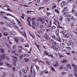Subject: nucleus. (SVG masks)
I'll list each match as a JSON object with an SVG mask.
<instances>
[{"label":"nucleus","instance_id":"obj_38","mask_svg":"<svg viewBox=\"0 0 77 77\" xmlns=\"http://www.w3.org/2000/svg\"><path fill=\"white\" fill-rule=\"evenodd\" d=\"M6 11H9L10 12H12V11H11V9H10L8 8H7V10H6Z\"/></svg>","mask_w":77,"mask_h":77},{"label":"nucleus","instance_id":"obj_47","mask_svg":"<svg viewBox=\"0 0 77 77\" xmlns=\"http://www.w3.org/2000/svg\"><path fill=\"white\" fill-rule=\"evenodd\" d=\"M22 50L21 49H19L18 50L19 53H22V52L21 51Z\"/></svg>","mask_w":77,"mask_h":77},{"label":"nucleus","instance_id":"obj_22","mask_svg":"<svg viewBox=\"0 0 77 77\" xmlns=\"http://www.w3.org/2000/svg\"><path fill=\"white\" fill-rule=\"evenodd\" d=\"M65 4H66V2H65V1L61 3V5H62L63 6V5H65Z\"/></svg>","mask_w":77,"mask_h":77},{"label":"nucleus","instance_id":"obj_42","mask_svg":"<svg viewBox=\"0 0 77 77\" xmlns=\"http://www.w3.org/2000/svg\"><path fill=\"white\" fill-rule=\"evenodd\" d=\"M40 32L41 33H44V30L43 29H41L40 31Z\"/></svg>","mask_w":77,"mask_h":77},{"label":"nucleus","instance_id":"obj_13","mask_svg":"<svg viewBox=\"0 0 77 77\" xmlns=\"http://www.w3.org/2000/svg\"><path fill=\"white\" fill-rule=\"evenodd\" d=\"M10 24L11 25H12V26H14V25L15 24V22H14V21H11Z\"/></svg>","mask_w":77,"mask_h":77},{"label":"nucleus","instance_id":"obj_50","mask_svg":"<svg viewBox=\"0 0 77 77\" xmlns=\"http://www.w3.org/2000/svg\"><path fill=\"white\" fill-rule=\"evenodd\" d=\"M59 56L60 58H61V57H64V56L62 55H59Z\"/></svg>","mask_w":77,"mask_h":77},{"label":"nucleus","instance_id":"obj_41","mask_svg":"<svg viewBox=\"0 0 77 77\" xmlns=\"http://www.w3.org/2000/svg\"><path fill=\"white\" fill-rule=\"evenodd\" d=\"M40 27L41 28V29H43L44 28V26L42 25H40Z\"/></svg>","mask_w":77,"mask_h":77},{"label":"nucleus","instance_id":"obj_62","mask_svg":"<svg viewBox=\"0 0 77 77\" xmlns=\"http://www.w3.org/2000/svg\"><path fill=\"white\" fill-rule=\"evenodd\" d=\"M60 69H62V68H63V66H61L60 67Z\"/></svg>","mask_w":77,"mask_h":77},{"label":"nucleus","instance_id":"obj_59","mask_svg":"<svg viewBox=\"0 0 77 77\" xmlns=\"http://www.w3.org/2000/svg\"><path fill=\"white\" fill-rule=\"evenodd\" d=\"M7 26H8V27H10L11 25H10V24H9L7 23Z\"/></svg>","mask_w":77,"mask_h":77},{"label":"nucleus","instance_id":"obj_19","mask_svg":"<svg viewBox=\"0 0 77 77\" xmlns=\"http://www.w3.org/2000/svg\"><path fill=\"white\" fill-rule=\"evenodd\" d=\"M44 36L45 37V38H46L47 39H49V37L48 36V35H47V34L45 35Z\"/></svg>","mask_w":77,"mask_h":77},{"label":"nucleus","instance_id":"obj_34","mask_svg":"<svg viewBox=\"0 0 77 77\" xmlns=\"http://www.w3.org/2000/svg\"><path fill=\"white\" fill-rule=\"evenodd\" d=\"M5 44H6V45H7V47H8L10 49H11V47H9V45H8V44L7 43H5Z\"/></svg>","mask_w":77,"mask_h":77},{"label":"nucleus","instance_id":"obj_3","mask_svg":"<svg viewBox=\"0 0 77 77\" xmlns=\"http://www.w3.org/2000/svg\"><path fill=\"white\" fill-rule=\"evenodd\" d=\"M11 57L14 59L13 60L14 62L13 63V65L15 66H16V63H15V62H17V57H14V56H12Z\"/></svg>","mask_w":77,"mask_h":77},{"label":"nucleus","instance_id":"obj_16","mask_svg":"<svg viewBox=\"0 0 77 77\" xmlns=\"http://www.w3.org/2000/svg\"><path fill=\"white\" fill-rule=\"evenodd\" d=\"M8 8L6 6H4L2 7V9H4V10H5V11H6L8 9Z\"/></svg>","mask_w":77,"mask_h":77},{"label":"nucleus","instance_id":"obj_40","mask_svg":"<svg viewBox=\"0 0 77 77\" xmlns=\"http://www.w3.org/2000/svg\"><path fill=\"white\" fill-rule=\"evenodd\" d=\"M33 66H31V73H32V69H33Z\"/></svg>","mask_w":77,"mask_h":77},{"label":"nucleus","instance_id":"obj_27","mask_svg":"<svg viewBox=\"0 0 77 77\" xmlns=\"http://www.w3.org/2000/svg\"><path fill=\"white\" fill-rule=\"evenodd\" d=\"M67 62L66 60H64L62 61V63H66Z\"/></svg>","mask_w":77,"mask_h":77},{"label":"nucleus","instance_id":"obj_32","mask_svg":"<svg viewBox=\"0 0 77 77\" xmlns=\"http://www.w3.org/2000/svg\"><path fill=\"white\" fill-rule=\"evenodd\" d=\"M7 15H10V16H11V17H14V18H16L15 17L12 15H11V14H7Z\"/></svg>","mask_w":77,"mask_h":77},{"label":"nucleus","instance_id":"obj_6","mask_svg":"<svg viewBox=\"0 0 77 77\" xmlns=\"http://www.w3.org/2000/svg\"><path fill=\"white\" fill-rule=\"evenodd\" d=\"M64 38H68L69 37V34H66L63 35Z\"/></svg>","mask_w":77,"mask_h":77},{"label":"nucleus","instance_id":"obj_9","mask_svg":"<svg viewBox=\"0 0 77 77\" xmlns=\"http://www.w3.org/2000/svg\"><path fill=\"white\" fill-rule=\"evenodd\" d=\"M33 73H32V77H35V75H36V72L35 71V70H33Z\"/></svg>","mask_w":77,"mask_h":77},{"label":"nucleus","instance_id":"obj_26","mask_svg":"<svg viewBox=\"0 0 77 77\" xmlns=\"http://www.w3.org/2000/svg\"><path fill=\"white\" fill-rule=\"evenodd\" d=\"M63 19V17H62V16H60V21H62V20Z\"/></svg>","mask_w":77,"mask_h":77},{"label":"nucleus","instance_id":"obj_1","mask_svg":"<svg viewBox=\"0 0 77 77\" xmlns=\"http://www.w3.org/2000/svg\"><path fill=\"white\" fill-rule=\"evenodd\" d=\"M72 65L74 69V72H75L74 74V75L76 77H77V67L75 65L72 64Z\"/></svg>","mask_w":77,"mask_h":77},{"label":"nucleus","instance_id":"obj_23","mask_svg":"<svg viewBox=\"0 0 77 77\" xmlns=\"http://www.w3.org/2000/svg\"><path fill=\"white\" fill-rule=\"evenodd\" d=\"M53 45H54V46H56L57 45V43H56V42H54L53 43Z\"/></svg>","mask_w":77,"mask_h":77},{"label":"nucleus","instance_id":"obj_63","mask_svg":"<svg viewBox=\"0 0 77 77\" xmlns=\"http://www.w3.org/2000/svg\"><path fill=\"white\" fill-rule=\"evenodd\" d=\"M69 77H73V76H72V75L70 74L69 75Z\"/></svg>","mask_w":77,"mask_h":77},{"label":"nucleus","instance_id":"obj_54","mask_svg":"<svg viewBox=\"0 0 77 77\" xmlns=\"http://www.w3.org/2000/svg\"><path fill=\"white\" fill-rule=\"evenodd\" d=\"M22 35H23V36H26V32H24V34L22 33Z\"/></svg>","mask_w":77,"mask_h":77},{"label":"nucleus","instance_id":"obj_24","mask_svg":"<svg viewBox=\"0 0 77 77\" xmlns=\"http://www.w3.org/2000/svg\"><path fill=\"white\" fill-rule=\"evenodd\" d=\"M29 61V60L28 59L25 58V62H27Z\"/></svg>","mask_w":77,"mask_h":77},{"label":"nucleus","instance_id":"obj_2","mask_svg":"<svg viewBox=\"0 0 77 77\" xmlns=\"http://www.w3.org/2000/svg\"><path fill=\"white\" fill-rule=\"evenodd\" d=\"M6 57V54H1L0 55V61L1 62H2L3 60L5 59V57Z\"/></svg>","mask_w":77,"mask_h":77},{"label":"nucleus","instance_id":"obj_4","mask_svg":"<svg viewBox=\"0 0 77 77\" xmlns=\"http://www.w3.org/2000/svg\"><path fill=\"white\" fill-rule=\"evenodd\" d=\"M30 20H31V18L30 17H28L27 18V21H28V24L29 26H31V24H30Z\"/></svg>","mask_w":77,"mask_h":77},{"label":"nucleus","instance_id":"obj_8","mask_svg":"<svg viewBox=\"0 0 77 77\" xmlns=\"http://www.w3.org/2000/svg\"><path fill=\"white\" fill-rule=\"evenodd\" d=\"M56 64H53V66H54V67H57V66H58V63L57 61H56Z\"/></svg>","mask_w":77,"mask_h":77},{"label":"nucleus","instance_id":"obj_61","mask_svg":"<svg viewBox=\"0 0 77 77\" xmlns=\"http://www.w3.org/2000/svg\"><path fill=\"white\" fill-rule=\"evenodd\" d=\"M33 61L34 62H37V61H38V59H35V60H34Z\"/></svg>","mask_w":77,"mask_h":77},{"label":"nucleus","instance_id":"obj_51","mask_svg":"<svg viewBox=\"0 0 77 77\" xmlns=\"http://www.w3.org/2000/svg\"><path fill=\"white\" fill-rule=\"evenodd\" d=\"M11 53L15 54V52L14 51H11Z\"/></svg>","mask_w":77,"mask_h":77},{"label":"nucleus","instance_id":"obj_52","mask_svg":"<svg viewBox=\"0 0 77 77\" xmlns=\"http://www.w3.org/2000/svg\"><path fill=\"white\" fill-rule=\"evenodd\" d=\"M55 47V46H54V45H53V46H52V48H53V49L54 50L55 49V48H54Z\"/></svg>","mask_w":77,"mask_h":77},{"label":"nucleus","instance_id":"obj_37","mask_svg":"<svg viewBox=\"0 0 77 77\" xmlns=\"http://www.w3.org/2000/svg\"><path fill=\"white\" fill-rule=\"evenodd\" d=\"M48 2V0H43V3H47Z\"/></svg>","mask_w":77,"mask_h":77},{"label":"nucleus","instance_id":"obj_10","mask_svg":"<svg viewBox=\"0 0 77 77\" xmlns=\"http://www.w3.org/2000/svg\"><path fill=\"white\" fill-rule=\"evenodd\" d=\"M59 46H56L55 47V49L56 51H59Z\"/></svg>","mask_w":77,"mask_h":77},{"label":"nucleus","instance_id":"obj_60","mask_svg":"<svg viewBox=\"0 0 77 77\" xmlns=\"http://www.w3.org/2000/svg\"><path fill=\"white\" fill-rule=\"evenodd\" d=\"M36 68L37 69V70H38V69H39V66H36Z\"/></svg>","mask_w":77,"mask_h":77},{"label":"nucleus","instance_id":"obj_57","mask_svg":"<svg viewBox=\"0 0 77 77\" xmlns=\"http://www.w3.org/2000/svg\"><path fill=\"white\" fill-rule=\"evenodd\" d=\"M6 59H7V60H9V59H10V58H9V57H6Z\"/></svg>","mask_w":77,"mask_h":77},{"label":"nucleus","instance_id":"obj_43","mask_svg":"<svg viewBox=\"0 0 77 77\" xmlns=\"http://www.w3.org/2000/svg\"><path fill=\"white\" fill-rule=\"evenodd\" d=\"M23 55H21L19 56L20 59H22L23 58Z\"/></svg>","mask_w":77,"mask_h":77},{"label":"nucleus","instance_id":"obj_21","mask_svg":"<svg viewBox=\"0 0 77 77\" xmlns=\"http://www.w3.org/2000/svg\"><path fill=\"white\" fill-rule=\"evenodd\" d=\"M70 45H74V43H73V42H72V41L71 40H70L69 41Z\"/></svg>","mask_w":77,"mask_h":77},{"label":"nucleus","instance_id":"obj_44","mask_svg":"<svg viewBox=\"0 0 77 77\" xmlns=\"http://www.w3.org/2000/svg\"><path fill=\"white\" fill-rule=\"evenodd\" d=\"M4 35L5 36H7L8 35V34L6 32H4Z\"/></svg>","mask_w":77,"mask_h":77},{"label":"nucleus","instance_id":"obj_58","mask_svg":"<svg viewBox=\"0 0 77 77\" xmlns=\"http://www.w3.org/2000/svg\"><path fill=\"white\" fill-rule=\"evenodd\" d=\"M40 2H41V0H37V2L38 3H39Z\"/></svg>","mask_w":77,"mask_h":77},{"label":"nucleus","instance_id":"obj_33","mask_svg":"<svg viewBox=\"0 0 77 77\" xmlns=\"http://www.w3.org/2000/svg\"><path fill=\"white\" fill-rule=\"evenodd\" d=\"M67 9V7H65L63 9V10L62 11V12H64Z\"/></svg>","mask_w":77,"mask_h":77},{"label":"nucleus","instance_id":"obj_7","mask_svg":"<svg viewBox=\"0 0 77 77\" xmlns=\"http://www.w3.org/2000/svg\"><path fill=\"white\" fill-rule=\"evenodd\" d=\"M58 38H58H56V41H58V42H61V41H62V40L60 38V37L59 36H58Z\"/></svg>","mask_w":77,"mask_h":77},{"label":"nucleus","instance_id":"obj_20","mask_svg":"<svg viewBox=\"0 0 77 77\" xmlns=\"http://www.w3.org/2000/svg\"><path fill=\"white\" fill-rule=\"evenodd\" d=\"M50 68H51V69L52 70V71H53V72H55V70L54 69V68H53V67L51 66L50 67Z\"/></svg>","mask_w":77,"mask_h":77},{"label":"nucleus","instance_id":"obj_48","mask_svg":"<svg viewBox=\"0 0 77 77\" xmlns=\"http://www.w3.org/2000/svg\"><path fill=\"white\" fill-rule=\"evenodd\" d=\"M58 28H60V29H63V28L62 27L60 26L59 25H58Z\"/></svg>","mask_w":77,"mask_h":77},{"label":"nucleus","instance_id":"obj_53","mask_svg":"<svg viewBox=\"0 0 77 77\" xmlns=\"http://www.w3.org/2000/svg\"><path fill=\"white\" fill-rule=\"evenodd\" d=\"M16 20H17V21L18 23H20V21L18 20L17 18H16Z\"/></svg>","mask_w":77,"mask_h":77},{"label":"nucleus","instance_id":"obj_46","mask_svg":"<svg viewBox=\"0 0 77 77\" xmlns=\"http://www.w3.org/2000/svg\"><path fill=\"white\" fill-rule=\"evenodd\" d=\"M16 47H17V46L16 45H15L13 47V49H16Z\"/></svg>","mask_w":77,"mask_h":77},{"label":"nucleus","instance_id":"obj_39","mask_svg":"<svg viewBox=\"0 0 77 77\" xmlns=\"http://www.w3.org/2000/svg\"><path fill=\"white\" fill-rule=\"evenodd\" d=\"M55 12L58 14H59V11L58 10H56V9H55Z\"/></svg>","mask_w":77,"mask_h":77},{"label":"nucleus","instance_id":"obj_28","mask_svg":"<svg viewBox=\"0 0 77 77\" xmlns=\"http://www.w3.org/2000/svg\"><path fill=\"white\" fill-rule=\"evenodd\" d=\"M40 75H41V76H42V75H44V73L43 72V71H42L41 73L40 74Z\"/></svg>","mask_w":77,"mask_h":77},{"label":"nucleus","instance_id":"obj_45","mask_svg":"<svg viewBox=\"0 0 77 77\" xmlns=\"http://www.w3.org/2000/svg\"><path fill=\"white\" fill-rule=\"evenodd\" d=\"M5 75H6V73L5 72H4L2 75L3 77H4V76H5Z\"/></svg>","mask_w":77,"mask_h":77},{"label":"nucleus","instance_id":"obj_12","mask_svg":"<svg viewBox=\"0 0 77 77\" xmlns=\"http://www.w3.org/2000/svg\"><path fill=\"white\" fill-rule=\"evenodd\" d=\"M44 19H42V18H40V21H41L42 24H44Z\"/></svg>","mask_w":77,"mask_h":77},{"label":"nucleus","instance_id":"obj_14","mask_svg":"<svg viewBox=\"0 0 77 77\" xmlns=\"http://www.w3.org/2000/svg\"><path fill=\"white\" fill-rule=\"evenodd\" d=\"M20 74L21 75H24V71L23 70H20Z\"/></svg>","mask_w":77,"mask_h":77},{"label":"nucleus","instance_id":"obj_15","mask_svg":"<svg viewBox=\"0 0 77 77\" xmlns=\"http://www.w3.org/2000/svg\"><path fill=\"white\" fill-rule=\"evenodd\" d=\"M66 66L67 68H68L69 69H71V66L70 64H67Z\"/></svg>","mask_w":77,"mask_h":77},{"label":"nucleus","instance_id":"obj_56","mask_svg":"<svg viewBox=\"0 0 77 77\" xmlns=\"http://www.w3.org/2000/svg\"><path fill=\"white\" fill-rule=\"evenodd\" d=\"M56 5H54L52 7V9H55L56 8Z\"/></svg>","mask_w":77,"mask_h":77},{"label":"nucleus","instance_id":"obj_31","mask_svg":"<svg viewBox=\"0 0 77 77\" xmlns=\"http://www.w3.org/2000/svg\"><path fill=\"white\" fill-rule=\"evenodd\" d=\"M11 34L13 35H15V32L12 31L11 32Z\"/></svg>","mask_w":77,"mask_h":77},{"label":"nucleus","instance_id":"obj_35","mask_svg":"<svg viewBox=\"0 0 77 77\" xmlns=\"http://www.w3.org/2000/svg\"><path fill=\"white\" fill-rule=\"evenodd\" d=\"M67 14H68V13L66 12H65L64 13H63V14L64 15L65 17H66V16L67 15Z\"/></svg>","mask_w":77,"mask_h":77},{"label":"nucleus","instance_id":"obj_36","mask_svg":"<svg viewBox=\"0 0 77 77\" xmlns=\"http://www.w3.org/2000/svg\"><path fill=\"white\" fill-rule=\"evenodd\" d=\"M45 54L46 55H48V56H49V55L48 54V53L47 52L45 51Z\"/></svg>","mask_w":77,"mask_h":77},{"label":"nucleus","instance_id":"obj_49","mask_svg":"<svg viewBox=\"0 0 77 77\" xmlns=\"http://www.w3.org/2000/svg\"><path fill=\"white\" fill-rule=\"evenodd\" d=\"M25 57H29V55L28 54H26L25 55Z\"/></svg>","mask_w":77,"mask_h":77},{"label":"nucleus","instance_id":"obj_64","mask_svg":"<svg viewBox=\"0 0 77 77\" xmlns=\"http://www.w3.org/2000/svg\"><path fill=\"white\" fill-rule=\"evenodd\" d=\"M73 33H75V34H76V35H77V32H76L75 31H74L73 32Z\"/></svg>","mask_w":77,"mask_h":77},{"label":"nucleus","instance_id":"obj_25","mask_svg":"<svg viewBox=\"0 0 77 77\" xmlns=\"http://www.w3.org/2000/svg\"><path fill=\"white\" fill-rule=\"evenodd\" d=\"M20 6H24V7H30V6H27V5H22V4H20Z\"/></svg>","mask_w":77,"mask_h":77},{"label":"nucleus","instance_id":"obj_17","mask_svg":"<svg viewBox=\"0 0 77 77\" xmlns=\"http://www.w3.org/2000/svg\"><path fill=\"white\" fill-rule=\"evenodd\" d=\"M5 50L3 49H0V53H4Z\"/></svg>","mask_w":77,"mask_h":77},{"label":"nucleus","instance_id":"obj_30","mask_svg":"<svg viewBox=\"0 0 77 77\" xmlns=\"http://www.w3.org/2000/svg\"><path fill=\"white\" fill-rule=\"evenodd\" d=\"M38 63H40V62H41V63H43V64H44V63L41 60H38Z\"/></svg>","mask_w":77,"mask_h":77},{"label":"nucleus","instance_id":"obj_5","mask_svg":"<svg viewBox=\"0 0 77 77\" xmlns=\"http://www.w3.org/2000/svg\"><path fill=\"white\" fill-rule=\"evenodd\" d=\"M5 65L8 68H11V66H12V65L11 64H8V63L7 62L5 63Z\"/></svg>","mask_w":77,"mask_h":77},{"label":"nucleus","instance_id":"obj_18","mask_svg":"<svg viewBox=\"0 0 77 77\" xmlns=\"http://www.w3.org/2000/svg\"><path fill=\"white\" fill-rule=\"evenodd\" d=\"M35 22H32V27L34 29H35Z\"/></svg>","mask_w":77,"mask_h":77},{"label":"nucleus","instance_id":"obj_55","mask_svg":"<svg viewBox=\"0 0 77 77\" xmlns=\"http://www.w3.org/2000/svg\"><path fill=\"white\" fill-rule=\"evenodd\" d=\"M49 56L51 57H52V58H53L54 57H53V55H51V54L49 55Z\"/></svg>","mask_w":77,"mask_h":77},{"label":"nucleus","instance_id":"obj_11","mask_svg":"<svg viewBox=\"0 0 77 77\" xmlns=\"http://www.w3.org/2000/svg\"><path fill=\"white\" fill-rule=\"evenodd\" d=\"M14 39L16 43H18V38L17 37H14Z\"/></svg>","mask_w":77,"mask_h":77},{"label":"nucleus","instance_id":"obj_29","mask_svg":"<svg viewBox=\"0 0 77 77\" xmlns=\"http://www.w3.org/2000/svg\"><path fill=\"white\" fill-rule=\"evenodd\" d=\"M44 72L45 74H48V71L47 70H44Z\"/></svg>","mask_w":77,"mask_h":77}]
</instances>
